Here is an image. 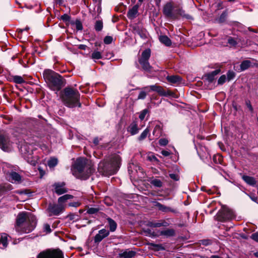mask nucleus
I'll return each mask as SVG.
<instances>
[{"label": "nucleus", "mask_w": 258, "mask_h": 258, "mask_svg": "<svg viewBox=\"0 0 258 258\" xmlns=\"http://www.w3.org/2000/svg\"><path fill=\"white\" fill-rule=\"evenodd\" d=\"M58 163V160L57 158L53 157L51 158L47 162V165L50 168L55 167Z\"/></svg>", "instance_id": "473e14b6"}, {"label": "nucleus", "mask_w": 258, "mask_h": 258, "mask_svg": "<svg viewBox=\"0 0 258 258\" xmlns=\"http://www.w3.org/2000/svg\"><path fill=\"white\" fill-rule=\"evenodd\" d=\"M64 210V206L62 204L50 205L48 208L49 216H58Z\"/></svg>", "instance_id": "f8f14e48"}, {"label": "nucleus", "mask_w": 258, "mask_h": 258, "mask_svg": "<svg viewBox=\"0 0 258 258\" xmlns=\"http://www.w3.org/2000/svg\"><path fill=\"white\" fill-rule=\"evenodd\" d=\"M99 210V209L98 208H89L87 212L89 214H94L97 213Z\"/></svg>", "instance_id": "a19ab883"}, {"label": "nucleus", "mask_w": 258, "mask_h": 258, "mask_svg": "<svg viewBox=\"0 0 258 258\" xmlns=\"http://www.w3.org/2000/svg\"><path fill=\"white\" fill-rule=\"evenodd\" d=\"M148 112V110L147 109H144L143 110H142L139 115L140 119L142 120H143L145 118V116L146 115V114H147Z\"/></svg>", "instance_id": "37998d69"}, {"label": "nucleus", "mask_w": 258, "mask_h": 258, "mask_svg": "<svg viewBox=\"0 0 258 258\" xmlns=\"http://www.w3.org/2000/svg\"><path fill=\"white\" fill-rule=\"evenodd\" d=\"M36 225V219L34 215H30L28 217V224L22 226L19 232L28 233L34 230Z\"/></svg>", "instance_id": "9d476101"}, {"label": "nucleus", "mask_w": 258, "mask_h": 258, "mask_svg": "<svg viewBox=\"0 0 258 258\" xmlns=\"http://www.w3.org/2000/svg\"><path fill=\"white\" fill-rule=\"evenodd\" d=\"M254 255L255 257H258V252H256L254 253Z\"/></svg>", "instance_id": "338daca9"}, {"label": "nucleus", "mask_w": 258, "mask_h": 258, "mask_svg": "<svg viewBox=\"0 0 258 258\" xmlns=\"http://www.w3.org/2000/svg\"><path fill=\"white\" fill-rule=\"evenodd\" d=\"M38 170H39V171H40V172L41 174H42V170L41 169V168H40V167H39V168H38Z\"/></svg>", "instance_id": "774afa93"}, {"label": "nucleus", "mask_w": 258, "mask_h": 258, "mask_svg": "<svg viewBox=\"0 0 258 258\" xmlns=\"http://www.w3.org/2000/svg\"><path fill=\"white\" fill-rule=\"evenodd\" d=\"M73 24L75 25L76 28L78 31L82 30L83 25L80 20H77Z\"/></svg>", "instance_id": "ea45409f"}, {"label": "nucleus", "mask_w": 258, "mask_h": 258, "mask_svg": "<svg viewBox=\"0 0 258 258\" xmlns=\"http://www.w3.org/2000/svg\"><path fill=\"white\" fill-rule=\"evenodd\" d=\"M109 234V231L105 229L100 230L98 233L94 237L95 243H99L104 238L107 237Z\"/></svg>", "instance_id": "4468645a"}, {"label": "nucleus", "mask_w": 258, "mask_h": 258, "mask_svg": "<svg viewBox=\"0 0 258 258\" xmlns=\"http://www.w3.org/2000/svg\"><path fill=\"white\" fill-rule=\"evenodd\" d=\"M92 59H99L102 58V55L100 52L98 51H94L91 55Z\"/></svg>", "instance_id": "58836bf2"}, {"label": "nucleus", "mask_w": 258, "mask_h": 258, "mask_svg": "<svg viewBox=\"0 0 258 258\" xmlns=\"http://www.w3.org/2000/svg\"><path fill=\"white\" fill-rule=\"evenodd\" d=\"M149 158L150 160H154L158 161L157 158L154 156V155H151L150 156H149Z\"/></svg>", "instance_id": "bf43d9fd"}, {"label": "nucleus", "mask_w": 258, "mask_h": 258, "mask_svg": "<svg viewBox=\"0 0 258 258\" xmlns=\"http://www.w3.org/2000/svg\"><path fill=\"white\" fill-rule=\"evenodd\" d=\"M30 215H33L29 213H21L18 215L16 226V230L17 232L21 231L22 226L27 225L28 217Z\"/></svg>", "instance_id": "9b49d317"}, {"label": "nucleus", "mask_w": 258, "mask_h": 258, "mask_svg": "<svg viewBox=\"0 0 258 258\" xmlns=\"http://www.w3.org/2000/svg\"><path fill=\"white\" fill-rule=\"evenodd\" d=\"M159 143L161 146H166L168 143V141L166 139L162 138L159 140Z\"/></svg>", "instance_id": "49530a36"}, {"label": "nucleus", "mask_w": 258, "mask_h": 258, "mask_svg": "<svg viewBox=\"0 0 258 258\" xmlns=\"http://www.w3.org/2000/svg\"><path fill=\"white\" fill-rule=\"evenodd\" d=\"M7 238L6 237L2 236L0 241L2 243H3L4 246H6L7 244Z\"/></svg>", "instance_id": "6e6d98bb"}, {"label": "nucleus", "mask_w": 258, "mask_h": 258, "mask_svg": "<svg viewBox=\"0 0 258 258\" xmlns=\"http://www.w3.org/2000/svg\"><path fill=\"white\" fill-rule=\"evenodd\" d=\"M61 19L64 21H69L70 20V17L68 14H64L61 16Z\"/></svg>", "instance_id": "5fc2aeb1"}, {"label": "nucleus", "mask_w": 258, "mask_h": 258, "mask_svg": "<svg viewBox=\"0 0 258 258\" xmlns=\"http://www.w3.org/2000/svg\"><path fill=\"white\" fill-rule=\"evenodd\" d=\"M113 40V38L110 36H106L104 39V42L106 44H110Z\"/></svg>", "instance_id": "c03bdc74"}, {"label": "nucleus", "mask_w": 258, "mask_h": 258, "mask_svg": "<svg viewBox=\"0 0 258 258\" xmlns=\"http://www.w3.org/2000/svg\"><path fill=\"white\" fill-rule=\"evenodd\" d=\"M43 76L51 90L58 91L62 86V79L57 73L50 70H46L44 71Z\"/></svg>", "instance_id": "20e7f679"}, {"label": "nucleus", "mask_w": 258, "mask_h": 258, "mask_svg": "<svg viewBox=\"0 0 258 258\" xmlns=\"http://www.w3.org/2000/svg\"><path fill=\"white\" fill-rule=\"evenodd\" d=\"M234 217L233 212L228 208L223 207L217 214V219L221 222H225L233 219Z\"/></svg>", "instance_id": "1a4fd4ad"}, {"label": "nucleus", "mask_w": 258, "mask_h": 258, "mask_svg": "<svg viewBox=\"0 0 258 258\" xmlns=\"http://www.w3.org/2000/svg\"><path fill=\"white\" fill-rule=\"evenodd\" d=\"M251 238L258 242V232L253 233L251 235Z\"/></svg>", "instance_id": "864d4df0"}, {"label": "nucleus", "mask_w": 258, "mask_h": 258, "mask_svg": "<svg viewBox=\"0 0 258 258\" xmlns=\"http://www.w3.org/2000/svg\"><path fill=\"white\" fill-rule=\"evenodd\" d=\"M62 101L67 106L73 108L76 106L81 107L79 102L80 94L76 90L70 88H65L61 96Z\"/></svg>", "instance_id": "7ed1b4c3"}, {"label": "nucleus", "mask_w": 258, "mask_h": 258, "mask_svg": "<svg viewBox=\"0 0 258 258\" xmlns=\"http://www.w3.org/2000/svg\"><path fill=\"white\" fill-rule=\"evenodd\" d=\"M64 183H56L53 185L55 192L58 195H62L67 192V189L64 187Z\"/></svg>", "instance_id": "a211bd4d"}, {"label": "nucleus", "mask_w": 258, "mask_h": 258, "mask_svg": "<svg viewBox=\"0 0 258 258\" xmlns=\"http://www.w3.org/2000/svg\"><path fill=\"white\" fill-rule=\"evenodd\" d=\"M120 160L121 158L119 155H114L111 157L109 162L103 161L99 163L98 171L105 175L114 174L119 167Z\"/></svg>", "instance_id": "f03ea898"}, {"label": "nucleus", "mask_w": 258, "mask_h": 258, "mask_svg": "<svg viewBox=\"0 0 258 258\" xmlns=\"http://www.w3.org/2000/svg\"><path fill=\"white\" fill-rule=\"evenodd\" d=\"M43 231L46 233H49L51 232L50 226L48 224L45 223L43 225Z\"/></svg>", "instance_id": "79ce46f5"}, {"label": "nucleus", "mask_w": 258, "mask_h": 258, "mask_svg": "<svg viewBox=\"0 0 258 258\" xmlns=\"http://www.w3.org/2000/svg\"><path fill=\"white\" fill-rule=\"evenodd\" d=\"M8 189V186L6 187V186L3 185H0V194L4 191H6Z\"/></svg>", "instance_id": "4d7b16f0"}, {"label": "nucleus", "mask_w": 258, "mask_h": 258, "mask_svg": "<svg viewBox=\"0 0 258 258\" xmlns=\"http://www.w3.org/2000/svg\"><path fill=\"white\" fill-rule=\"evenodd\" d=\"M150 130L148 128H146L138 137V140L142 141L146 138L147 136L149 135Z\"/></svg>", "instance_id": "f704fd0d"}, {"label": "nucleus", "mask_w": 258, "mask_h": 258, "mask_svg": "<svg viewBox=\"0 0 258 258\" xmlns=\"http://www.w3.org/2000/svg\"><path fill=\"white\" fill-rule=\"evenodd\" d=\"M161 133V128L160 125H156L153 132V135L155 136L156 137H159L160 136Z\"/></svg>", "instance_id": "c9c22d12"}, {"label": "nucleus", "mask_w": 258, "mask_h": 258, "mask_svg": "<svg viewBox=\"0 0 258 258\" xmlns=\"http://www.w3.org/2000/svg\"><path fill=\"white\" fill-rule=\"evenodd\" d=\"M107 220L109 224L110 231L111 232L115 231L117 227L116 223L110 218H108Z\"/></svg>", "instance_id": "c756f323"}, {"label": "nucleus", "mask_w": 258, "mask_h": 258, "mask_svg": "<svg viewBox=\"0 0 258 258\" xmlns=\"http://www.w3.org/2000/svg\"><path fill=\"white\" fill-rule=\"evenodd\" d=\"M11 79V81L16 84H21L25 83L24 79L20 76H13L12 77Z\"/></svg>", "instance_id": "7c9ffc66"}, {"label": "nucleus", "mask_w": 258, "mask_h": 258, "mask_svg": "<svg viewBox=\"0 0 258 258\" xmlns=\"http://www.w3.org/2000/svg\"><path fill=\"white\" fill-rule=\"evenodd\" d=\"M134 33L135 34H138L142 38L146 37V34L144 32V31L141 30L139 27H135L134 28Z\"/></svg>", "instance_id": "72a5a7b5"}, {"label": "nucleus", "mask_w": 258, "mask_h": 258, "mask_svg": "<svg viewBox=\"0 0 258 258\" xmlns=\"http://www.w3.org/2000/svg\"><path fill=\"white\" fill-rule=\"evenodd\" d=\"M87 48V46L84 44H81L79 46V48L82 50H85Z\"/></svg>", "instance_id": "052dcab7"}, {"label": "nucleus", "mask_w": 258, "mask_h": 258, "mask_svg": "<svg viewBox=\"0 0 258 258\" xmlns=\"http://www.w3.org/2000/svg\"><path fill=\"white\" fill-rule=\"evenodd\" d=\"M147 96V93L145 91H141L138 97V99H144Z\"/></svg>", "instance_id": "de8ad7c7"}, {"label": "nucleus", "mask_w": 258, "mask_h": 258, "mask_svg": "<svg viewBox=\"0 0 258 258\" xmlns=\"http://www.w3.org/2000/svg\"><path fill=\"white\" fill-rule=\"evenodd\" d=\"M252 66L258 67V62H252L249 60H245L241 62L240 69L241 71H244Z\"/></svg>", "instance_id": "aec40b11"}, {"label": "nucleus", "mask_w": 258, "mask_h": 258, "mask_svg": "<svg viewBox=\"0 0 258 258\" xmlns=\"http://www.w3.org/2000/svg\"><path fill=\"white\" fill-rule=\"evenodd\" d=\"M72 171L76 178L86 180L95 171V168L90 161L84 158H79L73 164Z\"/></svg>", "instance_id": "f257e3e1"}, {"label": "nucleus", "mask_w": 258, "mask_h": 258, "mask_svg": "<svg viewBox=\"0 0 258 258\" xmlns=\"http://www.w3.org/2000/svg\"><path fill=\"white\" fill-rule=\"evenodd\" d=\"M246 105L247 106V107L248 108L249 110L252 112L253 111V108L252 106L251 105L250 102L249 100H246L245 101Z\"/></svg>", "instance_id": "3c124183"}, {"label": "nucleus", "mask_w": 258, "mask_h": 258, "mask_svg": "<svg viewBox=\"0 0 258 258\" xmlns=\"http://www.w3.org/2000/svg\"><path fill=\"white\" fill-rule=\"evenodd\" d=\"M160 41L167 46H169L171 45V41L170 39L165 35H162L159 37Z\"/></svg>", "instance_id": "cd10ccee"}, {"label": "nucleus", "mask_w": 258, "mask_h": 258, "mask_svg": "<svg viewBox=\"0 0 258 258\" xmlns=\"http://www.w3.org/2000/svg\"><path fill=\"white\" fill-rule=\"evenodd\" d=\"M169 176L171 179H172L175 181L178 180V179H179L178 175L175 173L170 174Z\"/></svg>", "instance_id": "603ef678"}, {"label": "nucleus", "mask_w": 258, "mask_h": 258, "mask_svg": "<svg viewBox=\"0 0 258 258\" xmlns=\"http://www.w3.org/2000/svg\"><path fill=\"white\" fill-rule=\"evenodd\" d=\"M94 28L97 31H101L103 28L102 22L100 20L97 21L95 23Z\"/></svg>", "instance_id": "4c0bfd02"}, {"label": "nucleus", "mask_w": 258, "mask_h": 258, "mask_svg": "<svg viewBox=\"0 0 258 258\" xmlns=\"http://www.w3.org/2000/svg\"><path fill=\"white\" fill-rule=\"evenodd\" d=\"M79 204L78 203H75V204H74V203H70L69 204V206H75V207H77V206H79Z\"/></svg>", "instance_id": "e2e57ef3"}, {"label": "nucleus", "mask_w": 258, "mask_h": 258, "mask_svg": "<svg viewBox=\"0 0 258 258\" xmlns=\"http://www.w3.org/2000/svg\"><path fill=\"white\" fill-rule=\"evenodd\" d=\"M151 184L157 187H161L162 186V182L158 179H154L151 181Z\"/></svg>", "instance_id": "e433bc0d"}, {"label": "nucleus", "mask_w": 258, "mask_h": 258, "mask_svg": "<svg viewBox=\"0 0 258 258\" xmlns=\"http://www.w3.org/2000/svg\"><path fill=\"white\" fill-rule=\"evenodd\" d=\"M210 258H221V257H220L218 255H212Z\"/></svg>", "instance_id": "0e129e2a"}, {"label": "nucleus", "mask_w": 258, "mask_h": 258, "mask_svg": "<svg viewBox=\"0 0 258 258\" xmlns=\"http://www.w3.org/2000/svg\"><path fill=\"white\" fill-rule=\"evenodd\" d=\"M167 81L172 83H179L181 78L178 76H170L167 77Z\"/></svg>", "instance_id": "c85d7f7f"}, {"label": "nucleus", "mask_w": 258, "mask_h": 258, "mask_svg": "<svg viewBox=\"0 0 258 258\" xmlns=\"http://www.w3.org/2000/svg\"><path fill=\"white\" fill-rule=\"evenodd\" d=\"M150 56V49H146L142 52L141 57L139 58V62L141 65L142 69L147 72L151 71L152 69V67L149 62Z\"/></svg>", "instance_id": "423d86ee"}, {"label": "nucleus", "mask_w": 258, "mask_h": 258, "mask_svg": "<svg viewBox=\"0 0 258 258\" xmlns=\"http://www.w3.org/2000/svg\"><path fill=\"white\" fill-rule=\"evenodd\" d=\"M9 175V180L12 183H19L21 181L22 177L21 175L16 172H11L7 174Z\"/></svg>", "instance_id": "f3484780"}, {"label": "nucleus", "mask_w": 258, "mask_h": 258, "mask_svg": "<svg viewBox=\"0 0 258 258\" xmlns=\"http://www.w3.org/2000/svg\"><path fill=\"white\" fill-rule=\"evenodd\" d=\"M169 225V222L166 221L165 220L161 219L160 220H153L149 221L147 223V226L152 227V228H157L160 227H167Z\"/></svg>", "instance_id": "ddd939ff"}, {"label": "nucleus", "mask_w": 258, "mask_h": 258, "mask_svg": "<svg viewBox=\"0 0 258 258\" xmlns=\"http://www.w3.org/2000/svg\"><path fill=\"white\" fill-rule=\"evenodd\" d=\"M235 77V73L233 72H228L227 73V78L229 80L233 79Z\"/></svg>", "instance_id": "8fccbe9b"}, {"label": "nucleus", "mask_w": 258, "mask_h": 258, "mask_svg": "<svg viewBox=\"0 0 258 258\" xmlns=\"http://www.w3.org/2000/svg\"><path fill=\"white\" fill-rule=\"evenodd\" d=\"M20 150L24 157L33 154V146L31 145L23 144L21 146Z\"/></svg>", "instance_id": "dca6fc26"}, {"label": "nucleus", "mask_w": 258, "mask_h": 258, "mask_svg": "<svg viewBox=\"0 0 258 258\" xmlns=\"http://www.w3.org/2000/svg\"><path fill=\"white\" fill-rule=\"evenodd\" d=\"M175 230L173 229H166L165 230L159 231L158 236L164 235L167 237H171L175 235Z\"/></svg>", "instance_id": "b1692460"}, {"label": "nucleus", "mask_w": 258, "mask_h": 258, "mask_svg": "<svg viewBox=\"0 0 258 258\" xmlns=\"http://www.w3.org/2000/svg\"><path fill=\"white\" fill-rule=\"evenodd\" d=\"M154 205L159 210L163 212L167 213L170 212L174 213L175 212V210L171 208L163 205L157 202H155Z\"/></svg>", "instance_id": "6ab92c4d"}, {"label": "nucleus", "mask_w": 258, "mask_h": 258, "mask_svg": "<svg viewBox=\"0 0 258 258\" xmlns=\"http://www.w3.org/2000/svg\"><path fill=\"white\" fill-rule=\"evenodd\" d=\"M139 5L138 4L135 5L127 13V17L129 19H134L136 17L138 12Z\"/></svg>", "instance_id": "4be33fe9"}, {"label": "nucleus", "mask_w": 258, "mask_h": 258, "mask_svg": "<svg viewBox=\"0 0 258 258\" xmlns=\"http://www.w3.org/2000/svg\"><path fill=\"white\" fill-rule=\"evenodd\" d=\"M140 128L138 127V124L136 122H133L131 123L127 128V132L133 136L137 134Z\"/></svg>", "instance_id": "412c9836"}, {"label": "nucleus", "mask_w": 258, "mask_h": 258, "mask_svg": "<svg viewBox=\"0 0 258 258\" xmlns=\"http://www.w3.org/2000/svg\"><path fill=\"white\" fill-rule=\"evenodd\" d=\"M161 154L164 156H168L170 155V153L169 152L165 150H163L161 151Z\"/></svg>", "instance_id": "13d9d810"}, {"label": "nucleus", "mask_w": 258, "mask_h": 258, "mask_svg": "<svg viewBox=\"0 0 258 258\" xmlns=\"http://www.w3.org/2000/svg\"><path fill=\"white\" fill-rule=\"evenodd\" d=\"M228 43L232 46H234L237 44V42L235 41V40L232 38V37H229L228 39Z\"/></svg>", "instance_id": "a18cd8bd"}, {"label": "nucleus", "mask_w": 258, "mask_h": 258, "mask_svg": "<svg viewBox=\"0 0 258 258\" xmlns=\"http://www.w3.org/2000/svg\"><path fill=\"white\" fill-rule=\"evenodd\" d=\"M242 179L248 184L252 186H254L256 183V181L255 178L253 177L243 175L242 176Z\"/></svg>", "instance_id": "a878e982"}, {"label": "nucleus", "mask_w": 258, "mask_h": 258, "mask_svg": "<svg viewBox=\"0 0 258 258\" xmlns=\"http://www.w3.org/2000/svg\"><path fill=\"white\" fill-rule=\"evenodd\" d=\"M220 72L219 69L216 70L206 75V77L209 82H212L215 79V77Z\"/></svg>", "instance_id": "bb28decb"}, {"label": "nucleus", "mask_w": 258, "mask_h": 258, "mask_svg": "<svg viewBox=\"0 0 258 258\" xmlns=\"http://www.w3.org/2000/svg\"><path fill=\"white\" fill-rule=\"evenodd\" d=\"M73 198V196L71 195H65L60 197L58 199V202L59 204H62V203L66 202L68 200L71 199Z\"/></svg>", "instance_id": "2f4dec72"}, {"label": "nucleus", "mask_w": 258, "mask_h": 258, "mask_svg": "<svg viewBox=\"0 0 258 258\" xmlns=\"http://www.w3.org/2000/svg\"><path fill=\"white\" fill-rule=\"evenodd\" d=\"M135 254L136 252L135 251L129 249H126L119 253V257L122 258H132Z\"/></svg>", "instance_id": "5701e85b"}, {"label": "nucleus", "mask_w": 258, "mask_h": 258, "mask_svg": "<svg viewBox=\"0 0 258 258\" xmlns=\"http://www.w3.org/2000/svg\"><path fill=\"white\" fill-rule=\"evenodd\" d=\"M99 140L98 138H95L93 140V143L95 145H97L99 144Z\"/></svg>", "instance_id": "680f3d73"}, {"label": "nucleus", "mask_w": 258, "mask_h": 258, "mask_svg": "<svg viewBox=\"0 0 258 258\" xmlns=\"http://www.w3.org/2000/svg\"><path fill=\"white\" fill-rule=\"evenodd\" d=\"M25 159L27 161L28 163L33 166H35L37 163L38 160V157L37 156H33V154L31 155L26 156L24 157Z\"/></svg>", "instance_id": "393cba45"}, {"label": "nucleus", "mask_w": 258, "mask_h": 258, "mask_svg": "<svg viewBox=\"0 0 258 258\" xmlns=\"http://www.w3.org/2000/svg\"><path fill=\"white\" fill-rule=\"evenodd\" d=\"M148 88H150L151 91L157 92L159 95L161 96H167L169 95V94L167 93L162 87L156 85H151L150 86L145 87V89L146 90H147Z\"/></svg>", "instance_id": "2eb2a0df"}, {"label": "nucleus", "mask_w": 258, "mask_h": 258, "mask_svg": "<svg viewBox=\"0 0 258 258\" xmlns=\"http://www.w3.org/2000/svg\"><path fill=\"white\" fill-rule=\"evenodd\" d=\"M163 13L166 17L172 19H176L179 16L186 18L188 16L185 14L181 6L174 5L172 2H168L163 6Z\"/></svg>", "instance_id": "39448f33"}, {"label": "nucleus", "mask_w": 258, "mask_h": 258, "mask_svg": "<svg viewBox=\"0 0 258 258\" xmlns=\"http://www.w3.org/2000/svg\"><path fill=\"white\" fill-rule=\"evenodd\" d=\"M37 258H63V254L58 249H49L41 252Z\"/></svg>", "instance_id": "6e6552de"}, {"label": "nucleus", "mask_w": 258, "mask_h": 258, "mask_svg": "<svg viewBox=\"0 0 258 258\" xmlns=\"http://www.w3.org/2000/svg\"><path fill=\"white\" fill-rule=\"evenodd\" d=\"M12 143L8 134L4 131H0V148L5 152L12 150Z\"/></svg>", "instance_id": "0eeeda50"}, {"label": "nucleus", "mask_w": 258, "mask_h": 258, "mask_svg": "<svg viewBox=\"0 0 258 258\" xmlns=\"http://www.w3.org/2000/svg\"><path fill=\"white\" fill-rule=\"evenodd\" d=\"M146 233H148V234H151V230L150 229H147L146 231H145Z\"/></svg>", "instance_id": "69168bd1"}, {"label": "nucleus", "mask_w": 258, "mask_h": 258, "mask_svg": "<svg viewBox=\"0 0 258 258\" xmlns=\"http://www.w3.org/2000/svg\"><path fill=\"white\" fill-rule=\"evenodd\" d=\"M226 80V76L225 75H222L218 79V83L219 84L222 85L225 82Z\"/></svg>", "instance_id": "09e8293b"}]
</instances>
